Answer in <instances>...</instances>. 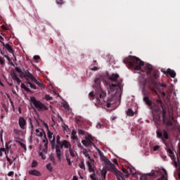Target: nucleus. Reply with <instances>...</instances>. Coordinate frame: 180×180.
I'll return each instance as SVG.
<instances>
[{
	"mask_svg": "<svg viewBox=\"0 0 180 180\" xmlns=\"http://www.w3.org/2000/svg\"><path fill=\"white\" fill-rule=\"evenodd\" d=\"M109 81L112 82H116V84H110L108 89V102L105 101L106 98V92L103 91L101 86V82L102 81V77H96L94 82L95 91H91L89 94L90 101H92L95 103L96 106H105L107 105L108 108H110V103L112 101H116L122 98V86H120V82H119V75L113 73L111 75H108Z\"/></svg>",
	"mask_w": 180,
	"mask_h": 180,
	"instance_id": "nucleus-1",
	"label": "nucleus"
},
{
	"mask_svg": "<svg viewBox=\"0 0 180 180\" xmlns=\"http://www.w3.org/2000/svg\"><path fill=\"white\" fill-rule=\"evenodd\" d=\"M127 63H128L131 68H134V70L138 71L141 70L143 72H146V74H150L153 71V66L151 65H148V63L144 64V63L135 56H129Z\"/></svg>",
	"mask_w": 180,
	"mask_h": 180,
	"instance_id": "nucleus-2",
	"label": "nucleus"
},
{
	"mask_svg": "<svg viewBox=\"0 0 180 180\" xmlns=\"http://www.w3.org/2000/svg\"><path fill=\"white\" fill-rule=\"evenodd\" d=\"M63 148L69 150L71 157H75L77 155V153L75 150H74V148L71 147V143L67 140H63L59 145H56V153L58 161H60L61 157H63V151H61V148Z\"/></svg>",
	"mask_w": 180,
	"mask_h": 180,
	"instance_id": "nucleus-3",
	"label": "nucleus"
},
{
	"mask_svg": "<svg viewBox=\"0 0 180 180\" xmlns=\"http://www.w3.org/2000/svg\"><path fill=\"white\" fill-rule=\"evenodd\" d=\"M83 154L86 158H87L86 165L89 168V172H94L95 171V160L91 159L88 150L86 149L83 150Z\"/></svg>",
	"mask_w": 180,
	"mask_h": 180,
	"instance_id": "nucleus-4",
	"label": "nucleus"
},
{
	"mask_svg": "<svg viewBox=\"0 0 180 180\" xmlns=\"http://www.w3.org/2000/svg\"><path fill=\"white\" fill-rule=\"evenodd\" d=\"M42 139L43 143H45L44 145V150L40 149L39 154V156L41 157L42 160H46V155L47 154V150H48V144H49V141H47V137L46 136V134L43 135V137H41Z\"/></svg>",
	"mask_w": 180,
	"mask_h": 180,
	"instance_id": "nucleus-5",
	"label": "nucleus"
},
{
	"mask_svg": "<svg viewBox=\"0 0 180 180\" xmlns=\"http://www.w3.org/2000/svg\"><path fill=\"white\" fill-rule=\"evenodd\" d=\"M30 101L38 110H47V107L42 104L39 101L36 100V98L31 97Z\"/></svg>",
	"mask_w": 180,
	"mask_h": 180,
	"instance_id": "nucleus-6",
	"label": "nucleus"
},
{
	"mask_svg": "<svg viewBox=\"0 0 180 180\" xmlns=\"http://www.w3.org/2000/svg\"><path fill=\"white\" fill-rule=\"evenodd\" d=\"M167 153L169 155V157L172 158V161L174 162V167H178V162H179V159L175 156V153H174L173 150H172L170 148H167Z\"/></svg>",
	"mask_w": 180,
	"mask_h": 180,
	"instance_id": "nucleus-7",
	"label": "nucleus"
},
{
	"mask_svg": "<svg viewBox=\"0 0 180 180\" xmlns=\"http://www.w3.org/2000/svg\"><path fill=\"white\" fill-rule=\"evenodd\" d=\"M27 78H30V79H31V81H33L34 82H35L37 84V85H38L39 86H41V88H44V86L41 80H40L39 79H37L35 77H34L33 75H32V73H27Z\"/></svg>",
	"mask_w": 180,
	"mask_h": 180,
	"instance_id": "nucleus-8",
	"label": "nucleus"
},
{
	"mask_svg": "<svg viewBox=\"0 0 180 180\" xmlns=\"http://www.w3.org/2000/svg\"><path fill=\"white\" fill-rule=\"evenodd\" d=\"M92 141H94V138L90 134L86 135L85 140H82V143L83 146H85L86 147H88L89 146H91L92 144Z\"/></svg>",
	"mask_w": 180,
	"mask_h": 180,
	"instance_id": "nucleus-9",
	"label": "nucleus"
},
{
	"mask_svg": "<svg viewBox=\"0 0 180 180\" xmlns=\"http://www.w3.org/2000/svg\"><path fill=\"white\" fill-rule=\"evenodd\" d=\"M158 175H160L161 178L158 179V180H168L167 178V170L165 169H159L156 172Z\"/></svg>",
	"mask_w": 180,
	"mask_h": 180,
	"instance_id": "nucleus-10",
	"label": "nucleus"
},
{
	"mask_svg": "<svg viewBox=\"0 0 180 180\" xmlns=\"http://www.w3.org/2000/svg\"><path fill=\"white\" fill-rule=\"evenodd\" d=\"M96 149L98 153V155H100L101 161H103V162H105V164H106L107 165H110L111 163L109 159L103 155V153H102V151H101V150H99L98 148H96Z\"/></svg>",
	"mask_w": 180,
	"mask_h": 180,
	"instance_id": "nucleus-11",
	"label": "nucleus"
},
{
	"mask_svg": "<svg viewBox=\"0 0 180 180\" xmlns=\"http://www.w3.org/2000/svg\"><path fill=\"white\" fill-rule=\"evenodd\" d=\"M47 136L52 147H54V144L56 143V137H54L53 132L50 131V129H48L47 131Z\"/></svg>",
	"mask_w": 180,
	"mask_h": 180,
	"instance_id": "nucleus-12",
	"label": "nucleus"
},
{
	"mask_svg": "<svg viewBox=\"0 0 180 180\" xmlns=\"http://www.w3.org/2000/svg\"><path fill=\"white\" fill-rule=\"evenodd\" d=\"M164 73L168 77H171V78H175L176 77V73L171 69H167Z\"/></svg>",
	"mask_w": 180,
	"mask_h": 180,
	"instance_id": "nucleus-13",
	"label": "nucleus"
},
{
	"mask_svg": "<svg viewBox=\"0 0 180 180\" xmlns=\"http://www.w3.org/2000/svg\"><path fill=\"white\" fill-rule=\"evenodd\" d=\"M114 172L117 177L118 178L117 180H124V177L123 176V173L120 172L117 169H114Z\"/></svg>",
	"mask_w": 180,
	"mask_h": 180,
	"instance_id": "nucleus-14",
	"label": "nucleus"
},
{
	"mask_svg": "<svg viewBox=\"0 0 180 180\" xmlns=\"http://www.w3.org/2000/svg\"><path fill=\"white\" fill-rule=\"evenodd\" d=\"M18 124L20 127L24 129L25 127L26 126V120H25V118H23L22 117H20L19 118Z\"/></svg>",
	"mask_w": 180,
	"mask_h": 180,
	"instance_id": "nucleus-15",
	"label": "nucleus"
},
{
	"mask_svg": "<svg viewBox=\"0 0 180 180\" xmlns=\"http://www.w3.org/2000/svg\"><path fill=\"white\" fill-rule=\"evenodd\" d=\"M157 136L158 137H163V139H165L167 140L168 139V134L167 131H163V133L160 132L159 131H157Z\"/></svg>",
	"mask_w": 180,
	"mask_h": 180,
	"instance_id": "nucleus-16",
	"label": "nucleus"
},
{
	"mask_svg": "<svg viewBox=\"0 0 180 180\" xmlns=\"http://www.w3.org/2000/svg\"><path fill=\"white\" fill-rule=\"evenodd\" d=\"M155 172H155V173H148V174H143L141 176L140 180H147V176H153L155 175Z\"/></svg>",
	"mask_w": 180,
	"mask_h": 180,
	"instance_id": "nucleus-17",
	"label": "nucleus"
},
{
	"mask_svg": "<svg viewBox=\"0 0 180 180\" xmlns=\"http://www.w3.org/2000/svg\"><path fill=\"white\" fill-rule=\"evenodd\" d=\"M29 174L30 175H34L35 176H40V175H41L40 172H39V171H37L36 169H33V170L29 171Z\"/></svg>",
	"mask_w": 180,
	"mask_h": 180,
	"instance_id": "nucleus-18",
	"label": "nucleus"
},
{
	"mask_svg": "<svg viewBox=\"0 0 180 180\" xmlns=\"http://www.w3.org/2000/svg\"><path fill=\"white\" fill-rule=\"evenodd\" d=\"M11 77L13 78V79H14V81H16V82L18 84H19L20 82H22V81L20 80V79L18 78V74L16 72H14L11 75Z\"/></svg>",
	"mask_w": 180,
	"mask_h": 180,
	"instance_id": "nucleus-19",
	"label": "nucleus"
},
{
	"mask_svg": "<svg viewBox=\"0 0 180 180\" xmlns=\"http://www.w3.org/2000/svg\"><path fill=\"white\" fill-rule=\"evenodd\" d=\"M4 46L6 47V50H8L9 53H11V54H13V49H12V46H11V45H9L8 44H4Z\"/></svg>",
	"mask_w": 180,
	"mask_h": 180,
	"instance_id": "nucleus-20",
	"label": "nucleus"
},
{
	"mask_svg": "<svg viewBox=\"0 0 180 180\" xmlns=\"http://www.w3.org/2000/svg\"><path fill=\"white\" fill-rule=\"evenodd\" d=\"M36 131V136H37L38 137H43V136H44V134H46V133H44V131H40V130H39L38 129H37L35 130Z\"/></svg>",
	"mask_w": 180,
	"mask_h": 180,
	"instance_id": "nucleus-21",
	"label": "nucleus"
},
{
	"mask_svg": "<svg viewBox=\"0 0 180 180\" xmlns=\"http://www.w3.org/2000/svg\"><path fill=\"white\" fill-rule=\"evenodd\" d=\"M15 71H16V72H18V74L19 77H20V78H23V72L22 71V70H20L19 68H16Z\"/></svg>",
	"mask_w": 180,
	"mask_h": 180,
	"instance_id": "nucleus-22",
	"label": "nucleus"
},
{
	"mask_svg": "<svg viewBox=\"0 0 180 180\" xmlns=\"http://www.w3.org/2000/svg\"><path fill=\"white\" fill-rule=\"evenodd\" d=\"M106 174H107L106 169H103L101 171V178L103 180L106 179Z\"/></svg>",
	"mask_w": 180,
	"mask_h": 180,
	"instance_id": "nucleus-23",
	"label": "nucleus"
},
{
	"mask_svg": "<svg viewBox=\"0 0 180 180\" xmlns=\"http://www.w3.org/2000/svg\"><path fill=\"white\" fill-rule=\"evenodd\" d=\"M95 169H96V167H95L94 171V172H90L92 174L90 175V178L91 180H96V178L95 177Z\"/></svg>",
	"mask_w": 180,
	"mask_h": 180,
	"instance_id": "nucleus-24",
	"label": "nucleus"
},
{
	"mask_svg": "<svg viewBox=\"0 0 180 180\" xmlns=\"http://www.w3.org/2000/svg\"><path fill=\"white\" fill-rule=\"evenodd\" d=\"M127 115L128 116H134V112H133V110H132V109H129V110H127Z\"/></svg>",
	"mask_w": 180,
	"mask_h": 180,
	"instance_id": "nucleus-25",
	"label": "nucleus"
},
{
	"mask_svg": "<svg viewBox=\"0 0 180 180\" xmlns=\"http://www.w3.org/2000/svg\"><path fill=\"white\" fill-rule=\"evenodd\" d=\"M163 120H164V123H165L167 126H171V124H172V122L171 121L167 120L165 119V117H163Z\"/></svg>",
	"mask_w": 180,
	"mask_h": 180,
	"instance_id": "nucleus-26",
	"label": "nucleus"
},
{
	"mask_svg": "<svg viewBox=\"0 0 180 180\" xmlns=\"http://www.w3.org/2000/svg\"><path fill=\"white\" fill-rule=\"evenodd\" d=\"M160 150V146H155L150 149V151H158Z\"/></svg>",
	"mask_w": 180,
	"mask_h": 180,
	"instance_id": "nucleus-27",
	"label": "nucleus"
},
{
	"mask_svg": "<svg viewBox=\"0 0 180 180\" xmlns=\"http://www.w3.org/2000/svg\"><path fill=\"white\" fill-rule=\"evenodd\" d=\"M143 101L147 103V105H151V101L148 99V97H144Z\"/></svg>",
	"mask_w": 180,
	"mask_h": 180,
	"instance_id": "nucleus-28",
	"label": "nucleus"
},
{
	"mask_svg": "<svg viewBox=\"0 0 180 180\" xmlns=\"http://www.w3.org/2000/svg\"><path fill=\"white\" fill-rule=\"evenodd\" d=\"M3 153H5L6 155H7L6 150H5V148H1L0 149V157H2Z\"/></svg>",
	"mask_w": 180,
	"mask_h": 180,
	"instance_id": "nucleus-29",
	"label": "nucleus"
},
{
	"mask_svg": "<svg viewBox=\"0 0 180 180\" xmlns=\"http://www.w3.org/2000/svg\"><path fill=\"white\" fill-rule=\"evenodd\" d=\"M62 142H63V141H60V136L58 135V136H56V143H57L58 146H59Z\"/></svg>",
	"mask_w": 180,
	"mask_h": 180,
	"instance_id": "nucleus-30",
	"label": "nucleus"
},
{
	"mask_svg": "<svg viewBox=\"0 0 180 180\" xmlns=\"http://www.w3.org/2000/svg\"><path fill=\"white\" fill-rule=\"evenodd\" d=\"M21 88L25 89V91H29V89L26 86V85L23 83L21 84Z\"/></svg>",
	"mask_w": 180,
	"mask_h": 180,
	"instance_id": "nucleus-31",
	"label": "nucleus"
},
{
	"mask_svg": "<svg viewBox=\"0 0 180 180\" xmlns=\"http://www.w3.org/2000/svg\"><path fill=\"white\" fill-rule=\"evenodd\" d=\"M45 99H46V101H51V100L53 99V97L50 96L49 94H46V95L45 96Z\"/></svg>",
	"mask_w": 180,
	"mask_h": 180,
	"instance_id": "nucleus-32",
	"label": "nucleus"
},
{
	"mask_svg": "<svg viewBox=\"0 0 180 180\" xmlns=\"http://www.w3.org/2000/svg\"><path fill=\"white\" fill-rule=\"evenodd\" d=\"M129 170L130 171L131 174H132V175H134L136 174V169H134V168L133 169L129 168Z\"/></svg>",
	"mask_w": 180,
	"mask_h": 180,
	"instance_id": "nucleus-33",
	"label": "nucleus"
},
{
	"mask_svg": "<svg viewBox=\"0 0 180 180\" xmlns=\"http://www.w3.org/2000/svg\"><path fill=\"white\" fill-rule=\"evenodd\" d=\"M79 166L82 169H85V164H84V162H81V164H79Z\"/></svg>",
	"mask_w": 180,
	"mask_h": 180,
	"instance_id": "nucleus-34",
	"label": "nucleus"
},
{
	"mask_svg": "<svg viewBox=\"0 0 180 180\" xmlns=\"http://www.w3.org/2000/svg\"><path fill=\"white\" fill-rule=\"evenodd\" d=\"M122 172H124L125 176H129V171H127L126 169H122Z\"/></svg>",
	"mask_w": 180,
	"mask_h": 180,
	"instance_id": "nucleus-35",
	"label": "nucleus"
},
{
	"mask_svg": "<svg viewBox=\"0 0 180 180\" xmlns=\"http://www.w3.org/2000/svg\"><path fill=\"white\" fill-rule=\"evenodd\" d=\"M28 85L29 86H30V88H32V89H36V86L33 84H32L31 82H28Z\"/></svg>",
	"mask_w": 180,
	"mask_h": 180,
	"instance_id": "nucleus-36",
	"label": "nucleus"
},
{
	"mask_svg": "<svg viewBox=\"0 0 180 180\" xmlns=\"http://www.w3.org/2000/svg\"><path fill=\"white\" fill-rule=\"evenodd\" d=\"M32 168H34V167H37V161L33 160V162L32 163Z\"/></svg>",
	"mask_w": 180,
	"mask_h": 180,
	"instance_id": "nucleus-37",
	"label": "nucleus"
},
{
	"mask_svg": "<svg viewBox=\"0 0 180 180\" xmlns=\"http://www.w3.org/2000/svg\"><path fill=\"white\" fill-rule=\"evenodd\" d=\"M66 161H67V162H68V165H71V160L70 159V158H68V157L67 156V155H66Z\"/></svg>",
	"mask_w": 180,
	"mask_h": 180,
	"instance_id": "nucleus-38",
	"label": "nucleus"
},
{
	"mask_svg": "<svg viewBox=\"0 0 180 180\" xmlns=\"http://www.w3.org/2000/svg\"><path fill=\"white\" fill-rule=\"evenodd\" d=\"M46 168L47 169H49V171H51V169H53V167H51V164H48L46 165Z\"/></svg>",
	"mask_w": 180,
	"mask_h": 180,
	"instance_id": "nucleus-39",
	"label": "nucleus"
},
{
	"mask_svg": "<svg viewBox=\"0 0 180 180\" xmlns=\"http://www.w3.org/2000/svg\"><path fill=\"white\" fill-rule=\"evenodd\" d=\"M20 146H21V147H22V148H24L25 150H26V144H25V143L20 142Z\"/></svg>",
	"mask_w": 180,
	"mask_h": 180,
	"instance_id": "nucleus-40",
	"label": "nucleus"
},
{
	"mask_svg": "<svg viewBox=\"0 0 180 180\" xmlns=\"http://www.w3.org/2000/svg\"><path fill=\"white\" fill-rule=\"evenodd\" d=\"M0 42H1L3 46H5V43L4 42V37L0 35Z\"/></svg>",
	"mask_w": 180,
	"mask_h": 180,
	"instance_id": "nucleus-41",
	"label": "nucleus"
},
{
	"mask_svg": "<svg viewBox=\"0 0 180 180\" xmlns=\"http://www.w3.org/2000/svg\"><path fill=\"white\" fill-rule=\"evenodd\" d=\"M56 4H58V5H61L63 4H64V2L63 1V0H56Z\"/></svg>",
	"mask_w": 180,
	"mask_h": 180,
	"instance_id": "nucleus-42",
	"label": "nucleus"
},
{
	"mask_svg": "<svg viewBox=\"0 0 180 180\" xmlns=\"http://www.w3.org/2000/svg\"><path fill=\"white\" fill-rule=\"evenodd\" d=\"M96 129H101V127H102V124L100 122H98L96 124Z\"/></svg>",
	"mask_w": 180,
	"mask_h": 180,
	"instance_id": "nucleus-43",
	"label": "nucleus"
},
{
	"mask_svg": "<svg viewBox=\"0 0 180 180\" xmlns=\"http://www.w3.org/2000/svg\"><path fill=\"white\" fill-rule=\"evenodd\" d=\"M6 158H7V161H8V162H9L10 165H12V160H11V159L8 158V155H6Z\"/></svg>",
	"mask_w": 180,
	"mask_h": 180,
	"instance_id": "nucleus-44",
	"label": "nucleus"
},
{
	"mask_svg": "<svg viewBox=\"0 0 180 180\" xmlns=\"http://www.w3.org/2000/svg\"><path fill=\"white\" fill-rule=\"evenodd\" d=\"M71 139H72V140H78V137L77 136V135L72 136Z\"/></svg>",
	"mask_w": 180,
	"mask_h": 180,
	"instance_id": "nucleus-45",
	"label": "nucleus"
},
{
	"mask_svg": "<svg viewBox=\"0 0 180 180\" xmlns=\"http://www.w3.org/2000/svg\"><path fill=\"white\" fill-rule=\"evenodd\" d=\"M39 59H40V56H34V60H35V61H37V60H39Z\"/></svg>",
	"mask_w": 180,
	"mask_h": 180,
	"instance_id": "nucleus-46",
	"label": "nucleus"
},
{
	"mask_svg": "<svg viewBox=\"0 0 180 180\" xmlns=\"http://www.w3.org/2000/svg\"><path fill=\"white\" fill-rule=\"evenodd\" d=\"M0 64H1V65H4V64H5V61H4V59H2V58H0Z\"/></svg>",
	"mask_w": 180,
	"mask_h": 180,
	"instance_id": "nucleus-47",
	"label": "nucleus"
},
{
	"mask_svg": "<svg viewBox=\"0 0 180 180\" xmlns=\"http://www.w3.org/2000/svg\"><path fill=\"white\" fill-rule=\"evenodd\" d=\"M112 162L114 164H115V165H119V163L117 162V160L113 159Z\"/></svg>",
	"mask_w": 180,
	"mask_h": 180,
	"instance_id": "nucleus-48",
	"label": "nucleus"
},
{
	"mask_svg": "<svg viewBox=\"0 0 180 180\" xmlns=\"http://www.w3.org/2000/svg\"><path fill=\"white\" fill-rule=\"evenodd\" d=\"M13 174H14L13 172H9L8 174V176H13Z\"/></svg>",
	"mask_w": 180,
	"mask_h": 180,
	"instance_id": "nucleus-49",
	"label": "nucleus"
},
{
	"mask_svg": "<svg viewBox=\"0 0 180 180\" xmlns=\"http://www.w3.org/2000/svg\"><path fill=\"white\" fill-rule=\"evenodd\" d=\"M63 108H65V109H68V108H70V106L68 105V104H64Z\"/></svg>",
	"mask_w": 180,
	"mask_h": 180,
	"instance_id": "nucleus-50",
	"label": "nucleus"
},
{
	"mask_svg": "<svg viewBox=\"0 0 180 180\" xmlns=\"http://www.w3.org/2000/svg\"><path fill=\"white\" fill-rule=\"evenodd\" d=\"M44 126L46 127V129H47V131H49V125L46 123H44Z\"/></svg>",
	"mask_w": 180,
	"mask_h": 180,
	"instance_id": "nucleus-51",
	"label": "nucleus"
},
{
	"mask_svg": "<svg viewBox=\"0 0 180 180\" xmlns=\"http://www.w3.org/2000/svg\"><path fill=\"white\" fill-rule=\"evenodd\" d=\"M72 136H77V132L75 131H72Z\"/></svg>",
	"mask_w": 180,
	"mask_h": 180,
	"instance_id": "nucleus-52",
	"label": "nucleus"
},
{
	"mask_svg": "<svg viewBox=\"0 0 180 180\" xmlns=\"http://www.w3.org/2000/svg\"><path fill=\"white\" fill-rule=\"evenodd\" d=\"M92 71H98V68L95 67L91 69Z\"/></svg>",
	"mask_w": 180,
	"mask_h": 180,
	"instance_id": "nucleus-53",
	"label": "nucleus"
},
{
	"mask_svg": "<svg viewBox=\"0 0 180 180\" xmlns=\"http://www.w3.org/2000/svg\"><path fill=\"white\" fill-rule=\"evenodd\" d=\"M72 180H78V178L75 176H73Z\"/></svg>",
	"mask_w": 180,
	"mask_h": 180,
	"instance_id": "nucleus-54",
	"label": "nucleus"
},
{
	"mask_svg": "<svg viewBox=\"0 0 180 180\" xmlns=\"http://www.w3.org/2000/svg\"><path fill=\"white\" fill-rule=\"evenodd\" d=\"M51 161H52V162H55L56 160L54 159V158H51Z\"/></svg>",
	"mask_w": 180,
	"mask_h": 180,
	"instance_id": "nucleus-55",
	"label": "nucleus"
},
{
	"mask_svg": "<svg viewBox=\"0 0 180 180\" xmlns=\"http://www.w3.org/2000/svg\"><path fill=\"white\" fill-rule=\"evenodd\" d=\"M1 28L4 29V30H6V28L4 25L1 26Z\"/></svg>",
	"mask_w": 180,
	"mask_h": 180,
	"instance_id": "nucleus-56",
	"label": "nucleus"
},
{
	"mask_svg": "<svg viewBox=\"0 0 180 180\" xmlns=\"http://www.w3.org/2000/svg\"><path fill=\"white\" fill-rule=\"evenodd\" d=\"M0 85H1V86H4V84H2V82L0 80Z\"/></svg>",
	"mask_w": 180,
	"mask_h": 180,
	"instance_id": "nucleus-57",
	"label": "nucleus"
},
{
	"mask_svg": "<svg viewBox=\"0 0 180 180\" xmlns=\"http://www.w3.org/2000/svg\"><path fill=\"white\" fill-rule=\"evenodd\" d=\"M143 94H146V91L144 89L142 90Z\"/></svg>",
	"mask_w": 180,
	"mask_h": 180,
	"instance_id": "nucleus-58",
	"label": "nucleus"
},
{
	"mask_svg": "<svg viewBox=\"0 0 180 180\" xmlns=\"http://www.w3.org/2000/svg\"><path fill=\"white\" fill-rule=\"evenodd\" d=\"M160 85H161V86H165V84H161Z\"/></svg>",
	"mask_w": 180,
	"mask_h": 180,
	"instance_id": "nucleus-59",
	"label": "nucleus"
},
{
	"mask_svg": "<svg viewBox=\"0 0 180 180\" xmlns=\"http://www.w3.org/2000/svg\"><path fill=\"white\" fill-rule=\"evenodd\" d=\"M0 136H1V141H2V133L0 134Z\"/></svg>",
	"mask_w": 180,
	"mask_h": 180,
	"instance_id": "nucleus-60",
	"label": "nucleus"
},
{
	"mask_svg": "<svg viewBox=\"0 0 180 180\" xmlns=\"http://www.w3.org/2000/svg\"><path fill=\"white\" fill-rule=\"evenodd\" d=\"M6 58H7V60H9V58L6 56H5Z\"/></svg>",
	"mask_w": 180,
	"mask_h": 180,
	"instance_id": "nucleus-61",
	"label": "nucleus"
},
{
	"mask_svg": "<svg viewBox=\"0 0 180 180\" xmlns=\"http://www.w3.org/2000/svg\"><path fill=\"white\" fill-rule=\"evenodd\" d=\"M152 91H153V92H156L155 90H154V89H152Z\"/></svg>",
	"mask_w": 180,
	"mask_h": 180,
	"instance_id": "nucleus-62",
	"label": "nucleus"
},
{
	"mask_svg": "<svg viewBox=\"0 0 180 180\" xmlns=\"http://www.w3.org/2000/svg\"><path fill=\"white\" fill-rule=\"evenodd\" d=\"M13 94H16V91H13Z\"/></svg>",
	"mask_w": 180,
	"mask_h": 180,
	"instance_id": "nucleus-63",
	"label": "nucleus"
},
{
	"mask_svg": "<svg viewBox=\"0 0 180 180\" xmlns=\"http://www.w3.org/2000/svg\"><path fill=\"white\" fill-rule=\"evenodd\" d=\"M10 86H12V84H10Z\"/></svg>",
	"mask_w": 180,
	"mask_h": 180,
	"instance_id": "nucleus-64",
	"label": "nucleus"
}]
</instances>
